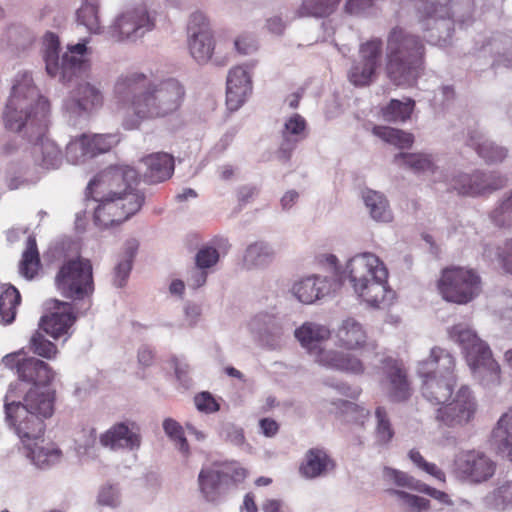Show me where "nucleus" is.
Masks as SVG:
<instances>
[{
    "label": "nucleus",
    "mask_w": 512,
    "mask_h": 512,
    "mask_svg": "<svg viewBox=\"0 0 512 512\" xmlns=\"http://www.w3.org/2000/svg\"><path fill=\"white\" fill-rule=\"evenodd\" d=\"M455 365V358L447 350L434 347L428 358L420 361L417 367L423 397L439 405L435 420L448 428L466 426L478 411L476 398L467 385L460 386L452 398L457 385Z\"/></svg>",
    "instance_id": "f03ea898"
},
{
    "label": "nucleus",
    "mask_w": 512,
    "mask_h": 512,
    "mask_svg": "<svg viewBox=\"0 0 512 512\" xmlns=\"http://www.w3.org/2000/svg\"><path fill=\"white\" fill-rule=\"evenodd\" d=\"M390 493L400 498L413 512H422L430 508V501L426 498L409 494L401 490H391Z\"/></svg>",
    "instance_id": "5fc2aeb1"
},
{
    "label": "nucleus",
    "mask_w": 512,
    "mask_h": 512,
    "mask_svg": "<svg viewBox=\"0 0 512 512\" xmlns=\"http://www.w3.org/2000/svg\"><path fill=\"white\" fill-rule=\"evenodd\" d=\"M507 179L494 173L461 174L453 179L452 188L460 195L478 196L503 188Z\"/></svg>",
    "instance_id": "6ab92c4d"
},
{
    "label": "nucleus",
    "mask_w": 512,
    "mask_h": 512,
    "mask_svg": "<svg viewBox=\"0 0 512 512\" xmlns=\"http://www.w3.org/2000/svg\"><path fill=\"white\" fill-rule=\"evenodd\" d=\"M415 107L414 100L408 98L406 101L392 99L383 109L382 116L389 122H404L410 118Z\"/></svg>",
    "instance_id": "ea45409f"
},
{
    "label": "nucleus",
    "mask_w": 512,
    "mask_h": 512,
    "mask_svg": "<svg viewBox=\"0 0 512 512\" xmlns=\"http://www.w3.org/2000/svg\"><path fill=\"white\" fill-rule=\"evenodd\" d=\"M119 142L117 134H82L66 147L67 160L73 164L106 153Z\"/></svg>",
    "instance_id": "dca6fc26"
},
{
    "label": "nucleus",
    "mask_w": 512,
    "mask_h": 512,
    "mask_svg": "<svg viewBox=\"0 0 512 512\" xmlns=\"http://www.w3.org/2000/svg\"><path fill=\"white\" fill-rule=\"evenodd\" d=\"M252 92L251 76L243 66L230 69L227 76L226 105L230 111L238 110Z\"/></svg>",
    "instance_id": "412c9836"
},
{
    "label": "nucleus",
    "mask_w": 512,
    "mask_h": 512,
    "mask_svg": "<svg viewBox=\"0 0 512 512\" xmlns=\"http://www.w3.org/2000/svg\"><path fill=\"white\" fill-rule=\"evenodd\" d=\"M188 46L191 56L198 63H207L213 54L214 38L205 15L195 12L188 23Z\"/></svg>",
    "instance_id": "f3484780"
},
{
    "label": "nucleus",
    "mask_w": 512,
    "mask_h": 512,
    "mask_svg": "<svg viewBox=\"0 0 512 512\" xmlns=\"http://www.w3.org/2000/svg\"><path fill=\"white\" fill-rule=\"evenodd\" d=\"M335 462L323 448L309 449L300 464L299 472L307 479H314L334 469Z\"/></svg>",
    "instance_id": "bb28decb"
},
{
    "label": "nucleus",
    "mask_w": 512,
    "mask_h": 512,
    "mask_svg": "<svg viewBox=\"0 0 512 512\" xmlns=\"http://www.w3.org/2000/svg\"><path fill=\"white\" fill-rule=\"evenodd\" d=\"M455 467L458 474L471 483H483L492 478L496 471L494 462L485 453L469 450L461 452L456 460Z\"/></svg>",
    "instance_id": "a211bd4d"
},
{
    "label": "nucleus",
    "mask_w": 512,
    "mask_h": 512,
    "mask_svg": "<svg viewBox=\"0 0 512 512\" xmlns=\"http://www.w3.org/2000/svg\"><path fill=\"white\" fill-rule=\"evenodd\" d=\"M40 267V254L36 239L34 236H29L19 264V272L23 277L31 280L37 275Z\"/></svg>",
    "instance_id": "e433bc0d"
},
{
    "label": "nucleus",
    "mask_w": 512,
    "mask_h": 512,
    "mask_svg": "<svg viewBox=\"0 0 512 512\" xmlns=\"http://www.w3.org/2000/svg\"><path fill=\"white\" fill-rule=\"evenodd\" d=\"M163 429L167 436L175 443L177 448L185 455L189 454V444L184 436L183 427L174 419L167 418L163 421Z\"/></svg>",
    "instance_id": "09e8293b"
},
{
    "label": "nucleus",
    "mask_w": 512,
    "mask_h": 512,
    "mask_svg": "<svg viewBox=\"0 0 512 512\" xmlns=\"http://www.w3.org/2000/svg\"><path fill=\"white\" fill-rule=\"evenodd\" d=\"M437 286L445 301L465 305L480 295L482 279L475 269L450 266L442 270Z\"/></svg>",
    "instance_id": "1a4fd4ad"
},
{
    "label": "nucleus",
    "mask_w": 512,
    "mask_h": 512,
    "mask_svg": "<svg viewBox=\"0 0 512 512\" xmlns=\"http://www.w3.org/2000/svg\"><path fill=\"white\" fill-rule=\"evenodd\" d=\"M132 268V263L130 260H125L120 262L114 272V285L116 287H123L126 283V280L130 274Z\"/></svg>",
    "instance_id": "0e129e2a"
},
{
    "label": "nucleus",
    "mask_w": 512,
    "mask_h": 512,
    "mask_svg": "<svg viewBox=\"0 0 512 512\" xmlns=\"http://www.w3.org/2000/svg\"><path fill=\"white\" fill-rule=\"evenodd\" d=\"M155 26V17L142 3L120 15L111 29L112 37L117 41L134 39L151 31Z\"/></svg>",
    "instance_id": "4468645a"
},
{
    "label": "nucleus",
    "mask_w": 512,
    "mask_h": 512,
    "mask_svg": "<svg viewBox=\"0 0 512 512\" xmlns=\"http://www.w3.org/2000/svg\"><path fill=\"white\" fill-rule=\"evenodd\" d=\"M492 443L498 454L512 462V411L499 419L492 432Z\"/></svg>",
    "instance_id": "c756f323"
},
{
    "label": "nucleus",
    "mask_w": 512,
    "mask_h": 512,
    "mask_svg": "<svg viewBox=\"0 0 512 512\" xmlns=\"http://www.w3.org/2000/svg\"><path fill=\"white\" fill-rule=\"evenodd\" d=\"M383 42L380 38H372L359 47L360 60L378 68Z\"/></svg>",
    "instance_id": "3c124183"
},
{
    "label": "nucleus",
    "mask_w": 512,
    "mask_h": 512,
    "mask_svg": "<svg viewBox=\"0 0 512 512\" xmlns=\"http://www.w3.org/2000/svg\"><path fill=\"white\" fill-rule=\"evenodd\" d=\"M55 286L67 299H90L95 289L91 261L81 256L64 261L56 273Z\"/></svg>",
    "instance_id": "6e6552de"
},
{
    "label": "nucleus",
    "mask_w": 512,
    "mask_h": 512,
    "mask_svg": "<svg viewBox=\"0 0 512 512\" xmlns=\"http://www.w3.org/2000/svg\"><path fill=\"white\" fill-rule=\"evenodd\" d=\"M383 476L386 481L391 482L399 487L408 488L410 490L418 491L421 481L410 476L408 473L385 467Z\"/></svg>",
    "instance_id": "8fccbe9b"
},
{
    "label": "nucleus",
    "mask_w": 512,
    "mask_h": 512,
    "mask_svg": "<svg viewBox=\"0 0 512 512\" xmlns=\"http://www.w3.org/2000/svg\"><path fill=\"white\" fill-rule=\"evenodd\" d=\"M329 330L321 325L304 323L295 330V337L309 351L319 348L322 341L329 338Z\"/></svg>",
    "instance_id": "f704fd0d"
},
{
    "label": "nucleus",
    "mask_w": 512,
    "mask_h": 512,
    "mask_svg": "<svg viewBox=\"0 0 512 512\" xmlns=\"http://www.w3.org/2000/svg\"><path fill=\"white\" fill-rule=\"evenodd\" d=\"M362 197L366 207L369 209L371 217L375 221L390 222L392 220V212L383 194L371 189H366Z\"/></svg>",
    "instance_id": "c9c22d12"
},
{
    "label": "nucleus",
    "mask_w": 512,
    "mask_h": 512,
    "mask_svg": "<svg viewBox=\"0 0 512 512\" xmlns=\"http://www.w3.org/2000/svg\"><path fill=\"white\" fill-rule=\"evenodd\" d=\"M29 350L42 358L52 360L58 354L57 346L49 341L40 331H35L29 340Z\"/></svg>",
    "instance_id": "37998d69"
},
{
    "label": "nucleus",
    "mask_w": 512,
    "mask_h": 512,
    "mask_svg": "<svg viewBox=\"0 0 512 512\" xmlns=\"http://www.w3.org/2000/svg\"><path fill=\"white\" fill-rule=\"evenodd\" d=\"M103 104V95L99 89L90 83H81L72 93V103L69 108H78L82 111H90Z\"/></svg>",
    "instance_id": "7c9ffc66"
},
{
    "label": "nucleus",
    "mask_w": 512,
    "mask_h": 512,
    "mask_svg": "<svg viewBox=\"0 0 512 512\" xmlns=\"http://www.w3.org/2000/svg\"><path fill=\"white\" fill-rule=\"evenodd\" d=\"M425 45L422 39L400 26L393 27L387 36V77L396 86H413L424 71Z\"/></svg>",
    "instance_id": "39448f33"
},
{
    "label": "nucleus",
    "mask_w": 512,
    "mask_h": 512,
    "mask_svg": "<svg viewBox=\"0 0 512 512\" xmlns=\"http://www.w3.org/2000/svg\"><path fill=\"white\" fill-rule=\"evenodd\" d=\"M421 5L416 8L418 22L423 26V30L430 29V22L436 23L438 20H450L453 17L452 0L440 2L437 0H420Z\"/></svg>",
    "instance_id": "cd10ccee"
},
{
    "label": "nucleus",
    "mask_w": 512,
    "mask_h": 512,
    "mask_svg": "<svg viewBox=\"0 0 512 512\" xmlns=\"http://www.w3.org/2000/svg\"><path fill=\"white\" fill-rule=\"evenodd\" d=\"M43 57L46 64V71L50 76L61 72V78L65 82H71L74 78H80L89 68L86 60L88 48L86 41L69 46L68 51L62 56L59 66L60 41L56 34L48 32L43 39Z\"/></svg>",
    "instance_id": "0eeeda50"
},
{
    "label": "nucleus",
    "mask_w": 512,
    "mask_h": 512,
    "mask_svg": "<svg viewBox=\"0 0 512 512\" xmlns=\"http://www.w3.org/2000/svg\"><path fill=\"white\" fill-rule=\"evenodd\" d=\"M21 384H11L4 398L5 418L27 448V456L39 468H45L61 458L56 448L39 447L37 441L45 432L44 420L54 413V394L39 393L36 389L25 394L23 402L17 401Z\"/></svg>",
    "instance_id": "7ed1b4c3"
},
{
    "label": "nucleus",
    "mask_w": 512,
    "mask_h": 512,
    "mask_svg": "<svg viewBox=\"0 0 512 512\" xmlns=\"http://www.w3.org/2000/svg\"><path fill=\"white\" fill-rule=\"evenodd\" d=\"M449 334L451 339L463 348L466 360L473 371L482 370L487 377V382L493 384L500 382V365L492 357L488 345L475 332L458 324L450 329Z\"/></svg>",
    "instance_id": "9d476101"
},
{
    "label": "nucleus",
    "mask_w": 512,
    "mask_h": 512,
    "mask_svg": "<svg viewBox=\"0 0 512 512\" xmlns=\"http://www.w3.org/2000/svg\"><path fill=\"white\" fill-rule=\"evenodd\" d=\"M382 375L380 384L391 402L401 403L410 399L413 393L412 383L401 360L385 359L382 362Z\"/></svg>",
    "instance_id": "2eb2a0df"
},
{
    "label": "nucleus",
    "mask_w": 512,
    "mask_h": 512,
    "mask_svg": "<svg viewBox=\"0 0 512 512\" xmlns=\"http://www.w3.org/2000/svg\"><path fill=\"white\" fill-rule=\"evenodd\" d=\"M273 255L272 250L264 243L251 244L244 255V263L250 268L265 264Z\"/></svg>",
    "instance_id": "a18cd8bd"
},
{
    "label": "nucleus",
    "mask_w": 512,
    "mask_h": 512,
    "mask_svg": "<svg viewBox=\"0 0 512 512\" xmlns=\"http://www.w3.org/2000/svg\"><path fill=\"white\" fill-rule=\"evenodd\" d=\"M42 153L41 165L47 169L56 168L61 163V151L53 143L42 142L35 147Z\"/></svg>",
    "instance_id": "864d4df0"
},
{
    "label": "nucleus",
    "mask_w": 512,
    "mask_h": 512,
    "mask_svg": "<svg viewBox=\"0 0 512 512\" xmlns=\"http://www.w3.org/2000/svg\"><path fill=\"white\" fill-rule=\"evenodd\" d=\"M49 114V101L39 94L32 76L27 72L19 73L14 80L6 104L5 127L14 132L29 127L32 130L35 129L40 136L47 129Z\"/></svg>",
    "instance_id": "20e7f679"
},
{
    "label": "nucleus",
    "mask_w": 512,
    "mask_h": 512,
    "mask_svg": "<svg viewBox=\"0 0 512 512\" xmlns=\"http://www.w3.org/2000/svg\"><path fill=\"white\" fill-rule=\"evenodd\" d=\"M56 311L49 315L42 316L39 327L55 339L68 333L76 320L72 312V305L68 302L53 300Z\"/></svg>",
    "instance_id": "5701e85b"
},
{
    "label": "nucleus",
    "mask_w": 512,
    "mask_h": 512,
    "mask_svg": "<svg viewBox=\"0 0 512 512\" xmlns=\"http://www.w3.org/2000/svg\"><path fill=\"white\" fill-rule=\"evenodd\" d=\"M344 406V412L347 415H351V419L355 422H360L361 424L364 423V420H366L369 416V411L359 406L358 404H355L353 402L345 401L343 403Z\"/></svg>",
    "instance_id": "e2e57ef3"
},
{
    "label": "nucleus",
    "mask_w": 512,
    "mask_h": 512,
    "mask_svg": "<svg viewBox=\"0 0 512 512\" xmlns=\"http://www.w3.org/2000/svg\"><path fill=\"white\" fill-rule=\"evenodd\" d=\"M125 130H136L144 122L176 114L185 99L184 86L174 78L153 80L144 73L121 74L113 89Z\"/></svg>",
    "instance_id": "f257e3e1"
},
{
    "label": "nucleus",
    "mask_w": 512,
    "mask_h": 512,
    "mask_svg": "<svg viewBox=\"0 0 512 512\" xmlns=\"http://www.w3.org/2000/svg\"><path fill=\"white\" fill-rule=\"evenodd\" d=\"M219 253L217 249L211 246L202 247L195 256V264L199 269H208L217 264Z\"/></svg>",
    "instance_id": "bf43d9fd"
},
{
    "label": "nucleus",
    "mask_w": 512,
    "mask_h": 512,
    "mask_svg": "<svg viewBox=\"0 0 512 512\" xmlns=\"http://www.w3.org/2000/svg\"><path fill=\"white\" fill-rule=\"evenodd\" d=\"M3 363L7 368L15 370L20 381L34 385L26 394L36 389L41 394L53 393L55 395L54 390L41 391L39 389V386L50 385L55 378V372L48 363L35 357H25L22 350L6 355L3 358Z\"/></svg>",
    "instance_id": "ddd939ff"
},
{
    "label": "nucleus",
    "mask_w": 512,
    "mask_h": 512,
    "mask_svg": "<svg viewBox=\"0 0 512 512\" xmlns=\"http://www.w3.org/2000/svg\"><path fill=\"white\" fill-rule=\"evenodd\" d=\"M208 272L206 269H199L196 267L191 273V276L188 280L189 286L194 289H197L203 286L206 283Z\"/></svg>",
    "instance_id": "338daca9"
},
{
    "label": "nucleus",
    "mask_w": 512,
    "mask_h": 512,
    "mask_svg": "<svg viewBox=\"0 0 512 512\" xmlns=\"http://www.w3.org/2000/svg\"><path fill=\"white\" fill-rule=\"evenodd\" d=\"M21 300L16 287L11 284L0 286V322L7 325L15 320Z\"/></svg>",
    "instance_id": "2f4dec72"
},
{
    "label": "nucleus",
    "mask_w": 512,
    "mask_h": 512,
    "mask_svg": "<svg viewBox=\"0 0 512 512\" xmlns=\"http://www.w3.org/2000/svg\"><path fill=\"white\" fill-rule=\"evenodd\" d=\"M373 134L384 142L399 149L410 148L414 143V136L411 133L387 126H374Z\"/></svg>",
    "instance_id": "58836bf2"
},
{
    "label": "nucleus",
    "mask_w": 512,
    "mask_h": 512,
    "mask_svg": "<svg viewBox=\"0 0 512 512\" xmlns=\"http://www.w3.org/2000/svg\"><path fill=\"white\" fill-rule=\"evenodd\" d=\"M492 221L499 227L510 225L512 221V192L509 197L501 202V204L491 213Z\"/></svg>",
    "instance_id": "6e6d98bb"
},
{
    "label": "nucleus",
    "mask_w": 512,
    "mask_h": 512,
    "mask_svg": "<svg viewBox=\"0 0 512 512\" xmlns=\"http://www.w3.org/2000/svg\"><path fill=\"white\" fill-rule=\"evenodd\" d=\"M337 345L347 350H356L366 343V333L360 323L352 318L343 321L337 334Z\"/></svg>",
    "instance_id": "c85d7f7f"
},
{
    "label": "nucleus",
    "mask_w": 512,
    "mask_h": 512,
    "mask_svg": "<svg viewBox=\"0 0 512 512\" xmlns=\"http://www.w3.org/2000/svg\"><path fill=\"white\" fill-rule=\"evenodd\" d=\"M377 68L362 60L353 65L349 72V80L355 86H367L376 74Z\"/></svg>",
    "instance_id": "de8ad7c7"
},
{
    "label": "nucleus",
    "mask_w": 512,
    "mask_h": 512,
    "mask_svg": "<svg viewBox=\"0 0 512 512\" xmlns=\"http://www.w3.org/2000/svg\"><path fill=\"white\" fill-rule=\"evenodd\" d=\"M347 270L354 292L370 307L390 303L395 293L388 285V270L378 256L362 253L352 257Z\"/></svg>",
    "instance_id": "423d86ee"
},
{
    "label": "nucleus",
    "mask_w": 512,
    "mask_h": 512,
    "mask_svg": "<svg viewBox=\"0 0 512 512\" xmlns=\"http://www.w3.org/2000/svg\"><path fill=\"white\" fill-rule=\"evenodd\" d=\"M394 161L403 164L415 172H424L433 170V162L430 156L425 154L399 153L395 156Z\"/></svg>",
    "instance_id": "49530a36"
},
{
    "label": "nucleus",
    "mask_w": 512,
    "mask_h": 512,
    "mask_svg": "<svg viewBox=\"0 0 512 512\" xmlns=\"http://www.w3.org/2000/svg\"><path fill=\"white\" fill-rule=\"evenodd\" d=\"M487 504L496 509L504 510L512 505V481H506L486 496Z\"/></svg>",
    "instance_id": "c03bdc74"
},
{
    "label": "nucleus",
    "mask_w": 512,
    "mask_h": 512,
    "mask_svg": "<svg viewBox=\"0 0 512 512\" xmlns=\"http://www.w3.org/2000/svg\"><path fill=\"white\" fill-rule=\"evenodd\" d=\"M375 438L376 442L380 445H387L391 442L395 435V431L387 410L383 406H378L375 409Z\"/></svg>",
    "instance_id": "a19ab883"
},
{
    "label": "nucleus",
    "mask_w": 512,
    "mask_h": 512,
    "mask_svg": "<svg viewBox=\"0 0 512 512\" xmlns=\"http://www.w3.org/2000/svg\"><path fill=\"white\" fill-rule=\"evenodd\" d=\"M500 258L504 270L512 274V239L505 243V247Z\"/></svg>",
    "instance_id": "774afa93"
},
{
    "label": "nucleus",
    "mask_w": 512,
    "mask_h": 512,
    "mask_svg": "<svg viewBox=\"0 0 512 512\" xmlns=\"http://www.w3.org/2000/svg\"><path fill=\"white\" fill-rule=\"evenodd\" d=\"M199 488L207 501L214 502L221 489L225 487V480L221 470L202 469L198 476Z\"/></svg>",
    "instance_id": "72a5a7b5"
},
{
    "label": "nucleus",
    "mask_w": 512,
    "mask_h": 512,
    "mask_svg": "<svg viewBox=\"0 0 512 512\" xmlns=\"http://www.w3.org/2000/svg\"><path fill=\"white\" fill-rule=\"evenodd\" d=\"M316 362L328 368L355 375H360L365 370L362 360L354 354L334 350L319 349Z\"/></svg>",
    "instance_id": "393cba45"
},
{
    "label": "nucleus",
    "mask_w": 512,
    "mask_h": 512,
    "mask_svg": "<svg viewBox=\"0 0 512 512\" xmlns=\"http://www.w3.org/2000/svg\"><path fill=\"white\" fill-rule=\"evenodd\" d=\"M467 145L473 147L478 155L488 163L501 162L507 156V151L504 148L483 140V136L477 131H472L469 134Z\"/></svg>",
    "instance_id": "473e14b6"
},
{
    "label": "nucleus",
    "mask_w": 512,
    "mask_h": 512,
    "mask_svg": "<svg viewBox=\"0 0 512 512\" xmlns=\"http://www.w3.org/2000/svg\"><path fill=\"white\" fill-rule=\"evenodd\" d=\"M145 166L144 178L149 183H159L169 179L174 171V158L164 152L147 155L141 159Z\"/></svg>",
    "instance_id": "a878e982"
},
{
    "label": "nucleus",
    "mask_w": 512,
    "mask_h": 512,
    "mask_svg": "<svg viewBox=\"0 0 512 512\" xmlns=\"http://www.w3.org/2000/svg\"><path fill=\"white\" fill-rule=\"evenodd\" d=\"M78 22L92 33L100 32L98 5L94 0H86L77 11Z\"/></svg>",
    "instance_id": "79ce46f5"
},
{
    "label": "nucleus",
    "mask_w": 512,
    "mask_h": 512,
    "mask_svg": "<svg viewBox=\"0 0 512 512\" xmlns=\"http://www.w3.org/2000/svg\"><path fill=\"white\" fill-rule=\"evenodd\" d=\"M376 0H347L345 11L351 15H358L371 8Z\"/></svg>",
    "instance_id": "69168bd1"
},
{
    "label": "nucleus",
    "mask_w": 512,
    "mask_h": 512,
    "mask_svg": "<svg viewBox=\"0 0 512 512\" xmlns=\"http://www.w3.org/2000/svg\"><path fill=\"white\" fill-rule=\"evenodd\" d=\"M97 503L101 506L116 508L120 504V493L116 486L112 484H104L100 487Z\"/></svg>",
    "instance_id": "13d9d810"
},
{
    "label": "nucleus",
    "mask_w": 512,
    "mask_h": 512,
    "mask_svg": "<svg viewBox=\"0 0 512 512\" xmlns=\"http://www.w3.org/2000/svg\"><path fill=\"white\" fill-rule=\"evenodd\" d=\"M408 457L419 469L433 476L438 481L445 482V473L436 464L427 462L418 450L411 449Z\"/></svg>",
    "instance_id": "603ef678"
},
{
    "label": "nucleus",
    "mask_w": 512,
    "mask_h": 512,
    "mask_svg": "<svg viewBox=\"0 0 512 512\" xmlns=\"http://www.w3.org/2000/svg\"><path fill=\"white\" fill-rule=\"evenodd\" d=\"M307 136V122L303 116L295 113L288 117L281 130V142L277 157L284 162L291 159L297 144Z\"/></svg>",
    "instance_id": "4be33fe9"
},
{
    "label": "nucleus",
    "mask_w": 512,
    "mask_h": 512,
    "mask_svg": "<svg viewBox=\"0 0 512 512\" xmlns=\"http://www.w3.org/2000/svg\"><path fill=\"white\" fill-rule=\"evenodd\" d=\"M100 443L115 449H138L141 445L140 428L134 422H120L100 436Z\"/></svg>",
    "instance_id": "aec40b11"
},
{
    "label": "nucleus",
    "mask_w": 512,
    "mask_h": 512,
    "mask_svg": "<svg viewBox=\"0 0 512 512\" xmlns=\"http://www.w3.org/2000/svg\"><path fill=\"white\" fill-rule=\"evenodd\" d=\"M236 51L241 55H249L258 49L256 39L250 34H241L234 41Z\"/></svg>",
    "instance_id": "680f3d73"
},
{
    "label": "nucleus",
    "mask_w": 512,
    "mask_h": 512,
    "mask_svg": "<svg viewBox=\"0 0 512 512\" xmlns=\"http://www.w3.org/2000/svg\"><path fill=\"white\" fill-rule=\"evenodd\" d=\"M221 472L225 480V488H228L231 485L236 486L243 482L247 477L246 469L237 465L225 466Z\"/></svg>",
    "instance_id": "052dcab7"
},
{
    "label": "nucleus",
    "mask_w": 512,
    "mask_h": 512,
    "mask_svg": "<svg viewBox=\"0 0 512 512\" xmlns=\"http://www.w3.org/2000/svg\"><path fill=\"white\" fill-rule=\"evenodd\" d=\"M194 404L198 411L205 414L216 413L220 410V403L208 391H202L194 396Z\"/></svg>",
    "instance_id": "4d7b16f0"
},
{
    "label": "nucleus",
    "mask_w": 512,
    "mask_h": 512,
    "mask_svg": "<svg viewBox=\"0 0 512 512\" xmlns=\"http://www.w3.org/2000/svg\"><path fill=\"white\" fill-rule=\"evenodd\" d=\"M336 282L328 277L308 276L293 285L294 296L304 304H311L330 294Z\"/></svg>",
    "instance_id": "b1692460"
},
{
    "label": "nucleus",
    "mask_w": 512,
    "mask_h": 512,
    "mask_svg": "<svg viewBox=\"0 0 512 512\" xmlns=\"http://www.w3.org/2000/svg\"><path fill=\"white\" fill-rule=\"evenodd\" d=\"M341 0H302L296 10V17L323 18L331 15Z\"/></svg>",
    "instance_id": "4c0bfd02"
},
{
    "label": "nucleus",
    "mask_w": 512,
    "mask_h": 512,
    "mask_svg": "<svg viewBox=\"0 0 512 512\" xmlns=\"http://www.w3.org/2000/svg\"><path fill=\"white\" fill-rule=\"evenodd\" d=\"M138 174L128 166L111 167L99 173L87 187L89 195L119 198L128 193H140L136 189Z\"/></svg>",
    "instance_id": "f8f14e48"
},
{
    "label": "nucleus",
    "mask_w": 512,
    "mask_h": 512,
    "mask_svg": "<svg viewBox=\"0 0 512 512\" xmlns=\"http://www.w3.org/2000/svg\"><path fill=\"white\" fill-rule=\"evenodd\" d=\"M90 196L99 203L94 212V222L102 228L123 223L136 214L144 203L142 193H128L119 198Z\"/></svg>",
    "instance_id": "9b49d317"
}]
</instances>
